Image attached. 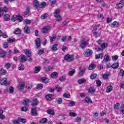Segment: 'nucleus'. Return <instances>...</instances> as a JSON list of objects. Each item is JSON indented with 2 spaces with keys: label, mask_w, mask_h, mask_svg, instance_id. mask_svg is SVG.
I'll return each mask as SVG.
<instances>
[{
  "label": "nucleus",
  "mask_w": 124,
  "mask_h": 124,
  "mask_svg": "<svg viewBox=\"0 0 124 124\" xmlns=\"http://www.w3.org/2000/svg\"><path fill=\"white\" fill-rule=\"evenodd\" d=\"M18 122L23 123V124H25V123L27 122V120L26 119H23V118H18Z\"/></svg>",
  "instance_id": "c03bdc74"
},
{
  "label": "nucleus",
  "mask_w": 124,
  "mask_h": 124,
  "mask_svg": "<svg viewBox=\"0 0 124 124\" xmlns=\"http://www.w3.org/2000/svg\"><path fill=\"white\" fill-rule=\"evenodd\" d=\"M57 104H62V98H59L58 99L56 100Z\"/></svg>",
  "instance_id": "603ef678"
},
{
  "label": "nucleus",
  "mask_w": 124,
  "mask_h": 124,
  "mask_svg": "<svg viewBox=\"0 0 124 124\" xmlns=\"http://www.w3.org/2000/svg\"><path fill=\"white\" fill-rule=\"evenodd\" d=\"M37 104H38V101L37 100V98H35L33 100L31 106H32V107H35V106H37Z\"/></svg>",
  "instance_id": "b1692460"
},
{
  "label": "nucleus",
  "mask_w": 124,
  "mask_h": 124,
  "mask_svg": "<svg viewBox=\"0 0 124 124\" xmlns=\"http://www.w3.org/2000/svg\"><path fill=\"white\" fill-rule=\"evenodd\" d=\"M124 3L121 1L119 2H118L116 4V7L117 9H120L122 7H124Z\"/></svg>",
  "instance_id": "f3484780"
},
{
  "label": "nucleus",
  "mask_w": 124,
  "mask_h": 124,
  "mask_svg": "<svg viewBox=\"0 0 124 124\" xmlns=\"http://www.w3.org/2000/svg\"><path fill=\"white\" fill-rule=\"evenodd\" d=\"M108 46V45L106 43H104L102 44L101 48L103 49H106V48H107Z\"/></svg>",
  "instance_id": "de8ad7c7"
},
{
  "label": "nucleus",
  "mask_w": 124,
  "mask_h": 124,
  "mask_svg": "<svg viewBox=\"0 0 124 124\" xmlns=\"http://www.w3.org/2000/svg\"><path fill=\"white\" fill-rule=\"evenodd\" d=\"M36 89L37 90H42L43 89V84L40 83L36 86Z\"/></svg>",
  "instance_id": "4c0bfd02"
},
{
  "label": "nucleus",
  "mask_w": 124,
  "mask_h": 124,
  "mask_svg": "<svg viewBox=\"0 0 124 124\" xmlns=\"http://www.w3.org/2000/svg\"><path fill=\"white\" fill-rule=\"evenodd\" d=\"M46 112L47 113V114H48L49 115H52L53 116V115H55V111H54L53 110H52L51 109H48L46 110Z\"/></svg>",
  "instance_id": "c756f323"
},
{
  "label": "nucleus",
  "mask_w": 124,
  "mask_h": 124,
  "mask_svg": "<svg viewBox=\"0 0 124 124\" xmlns=\"http://www.w3.org/2000/svg\"><path fill=\"white\" fill-rule=\"evenodd\" d=\"M97 17L98 19H101V20H103V19H104V16H103V15L101 14H98Z\"/></svg>",
  "instance_id": "680f3d73"
},
{
  "label": "nucleus",
  "mask_w": 124,
  "mask_h": 124,
  "mask_svg": "<svg viewBox=\"0 0 124 124\" xmlns=\"http://www.w3.org/2000/svg\"><path fill=\"white\" fill-rule=\"evenodd\" d=\"M11 20L13 22H16V21H18L19 22H23V16L20 15H14Z\"/></svg>",
  "instance_id": "f03ea898"
},
{
  "label": "nucleus",
  "mask_w": 124,
  "mask_h": 124,
  "mask_svg": "<svg viewBox=\"0 0 124 124\" xmlns=\"http://www.w3.org/2000/svg\"><path fill=\"white\" fill-rule=\"evenodd\" d=\"M65 80L66 78L64 76L61 77L59 78V81H60V82H63V81H65Z\"/></svg>",
  "instance_id": "052dcab7"
},
{
  "label": "nucleus",
  "mask_w": 124,
  "mask_h": 124,
  "mask_svg": "<svg viewBox=\"0 0 124 124\" xmlns=\"http://www.w3.org/2000/svg\"><path fill=\"white\" fill-rule=\"evenodd\" d=\"M74 105H75V102L74 101H71L68 103V106L70 107H72V106H74Z\"/></svg>",
  "instance_id": "e2e57ef3"
},
{
  "label": "nucleus",
  "mask_w": 124,
  "mask_h": 124,
  "mask_svg": "<svg viewBox=\"0 0 124 124\" xmlns=\"http://www.w3.org/2000/svg\"><path fill=\"white\" fill-rule=\"evenodd\" d=\"M121 110H120V112H122V113H123V115H124V105L122 104L121 106Z\"/></svg>",
  "instance_id": "69168bd1"
},
{
  "label": "nucleus",
  "mask_w": 124,
  "mask_h": 124,
  "mask_svg": "<svg viewBox=\"0 0 124 124\" xmlns=\"http://www.w3.org/2000/svg\"><path fill=\"white\" fill-rule=\"evenodd\" d=\"M63 97L65 98H70V94L65 93L63 94Z\"/></svg>",
  "instance_id": "4d7b16f0"
},
{
  "label": "nucleus",
  "mask_w": 124,
  "mask_h": 124,
  "mask_svg": "<svg viewBox=\"0 0 124 124\" xmlns=\"http://www.w3.org/2000/svg\"><path fill=\"white\" fill-rule=\"evenodd\" d=\"M24 31L25 33L29 34L31 32V28L29 26H26L24 28Z\"/></svg>",
  "instance_id": "a211bd4d"
},
{
  "label": "nucleus",
  "mask_w": 124,
  "mask_h": 124,
  "mask_svg": "<svg viewBox=\"0 0 124 124\" xmlns=\"http://www.w3.org/2000/svg\"><path fill=\"white\" fill-rule=\"evenodd\" d=\"M22 104L26 107H29V104H30V100L28 98L24 99L23 100Z\"/></svg>",
  "instance_id": "ddd939ff"
},
{
  "label": "nucleus",
  "mask_w": 124,
  "mask_h": 124,
  "mask_svg": "<svg viewBox=\"0 0 124 124\" xmlns=\"http://www.w3.org/2000/svg\"><path fill=\"white\" fill-rule=\"evenodd\" d=\"M55 96L53 94H47L46 95V98L47 100H51V99H54L55 98Z\"/></svg>",
  "instance_id": "f8f14e48"
},
{
  "label": "nucleus",
  "mask_w": 124,
  "mask_h": 124,
  "mask_svg": "<svg viewBox=\"0 0 124 124\" xmlns=\"http://www.w3.org/2000/svg\"><path fill=\"white\" fill-rule=\"evenodd\" d=\"M22 31L19 28L16 29L15 31H14V33L15 34H20Z\"/></svg>",
  "instance_id": "7c9ffc66"
},
{
  "label": "nucleus",
  "mask_w": 124,
  "mask_h": 124,
  "mask_svg": "<svg viewBox=\"0 0 124 124\" xmlns=\"http://www.w3.org/2000/svg\"><path fill=\"white\" fill-rule=\"evenodd\" d=\"M9 92L10 93H14V88H13L12 86H10Z\"/></svg>",
  "instance_id": "5fc2aeb1"
},
{
  "label": "nucleus",
  "mask_w": 124,
  "mask_h": 124,
  "mask_svg": "<svg viewBox=\"0 0 124 124\" xmlns=\"http://www.w3.org/2000/svg\"><path fill=\"white\" fill-rule=\"evenodd\" d=\"M3 18L4 21L7 22L8 21H10V16L7 14H5L3 16Z\"/></svg>",
  "instance_id": "412c9836"
},
{
  "label": "nucleus",
  "mask_w": 124,
  "mask_h": 124,
  "mask_svg": "<svg viewBox=\"0 0 124 124\" xmlns=\"http://www.w3.org/2000/svg\"><path fill=\"white\" fill-rule=\"evenodd\" d=\"M28 61L27 57L25 55H22L21 58L19 59L20 62H25Z\"/></svg>",
  "instance_id": "aec40b11"
},
{
  "label": "nucleus",
  "mask_w": 124,
  "mask_h": 124,
  "mask_svg": "<svg viewBox=\"0 0 124 124\" xmlns=\"http://www.w3.org/2000/svg\"><path fill=\"white\" fill-rule=\"evenodd\" d=\"M93 50L90 49H86L83 53L85 57H90L93 55Z\"/></svg>",
  "instance_id": "39448f33"
},
{
  "label": "nucleus",
  "mask_w": 124,
  "mask_h": 124,
  "mask_svg": "<svg viewBox=\"0 0 124 124\" xmlns=\"http://www.w3.org/2000/svg\"><path fill=\"white\" fill-rule=\"evenodd\" d=\"M84 102H85V103H92V101L91 98L86 97L84 100Z\"/></svg>",
  "instance_id": "f704fd0d"
},
{
  "label": "nucleus",
  "mask_w": 124,
  "mask_h": 124,
  "mask_svg": "<svg viewBox=\"0 0 124 124\" xmlns=\"http://www.w3.org/2000/svg\"><path fill=\"white\" fill-rule=\"evenodd\" d=\"M56 35H54L52 36H49V38L50 39V43H51V44L53 43V41H55L56 40Z\"/></svg>",
  "instance_id": "bb28decb"
},
{
  "label": "nucleus",
  "mask_w": 124,
  "mask_h": 124,
  "mask_svg": "<svg viewBox=\"0 0 124 124\" xmlns=\"http://www.w3.org/2000/svg\"><path fill=\"white\" fill-rule=\"evenodd\" d=\"M75 72H76V71L75 69H73L68 72V75H69V76H73L74 74H75Z\"/></svg>",
  "instance_id": "a19ab883"
},
{
  "label": "nucleus",
  "mask_w": 124,
  "mask_h": 124,
  "mask_svg": "<svg viewBox=\"0 0 124 124\" xmlns=\"http://www.w3.org/2000/svg\"><path fill=\"white\" fill-rule=\"evenodd\" d=\"M111 67L114 69H116V68H118V67H119V63H114L111 65Z\"/></svg>",
  "instance_id": "ea45409f"
},
{
  "label": "nucleus",
  "mask_w": 124,
  "mask_h": 124,
  "mask_svg": "<svg viewBox=\"0 0 124 124\" xmlns=\"http://www.w3.org/2000/svg\"><path fill=\"white\" fill-rule=\"evenodd\" d=\"M103 57H104V54L103 53H100L95 56V60H98V59H102Z\"/></svg>",
  "instance_id": "393cba45"
},
{
  "label": "nucleus",
  "mask_w": 124,
  "mask_h": 124,
  "mask_svg": "<svg viewBox=\"0 0 124 124\" xmlns=\"http://www.w3.org/2000/svg\"><path fill=\"white\" fill-rule=\"evenodd\" d=\"M38 55H43L44 54V49H39L38 51Z\"/></svg>",
  "instance_id": "8fccbe9b"
},
{
  "label": "nucleus",
  "mask_w": 124,
  "mask_h": 124,
  "mask_svg": "<svg viewBox=\"0 0 124 124\" xmlns=\"http://www.w3.org/2000/svg\"><path fill=\"white\" fill-rule=\"evenodd\" d=\"M86 81L87 80L85 78H80L78 80V84H83L84 83H86Z\"/></svg>",
  "instance_id": "c85d7f7f"
},
{
  "label": "nucleus",
  "mask_w": 124,
  "mask_h": 124,
  "mask_svg": "<svg viewBox=\"0 0 124 124\" xmlns=\"http://www.w3.org/2000/svg\"><path fill=\"white\" fill-rule=\"evenodd\" d=\"M46 5V2L42 1L41 4H39V2L37 0H34L33 1V6L37 9L38 11L41 10L42 8H43L44 6Z\"/></svg>",
  "instance_id": "f257e3e1"
},
{
  "label": "nucleus",
  "mask_w": 124,
  "mask_h": 124,
  "mask_svg": "<svg viewBox=\"0 0 124 124\" xmlns=\"http://www.w3.org/2000/svg\"><path fill=\"white\" fill-rule=\"evenodd\" d=\"M29 108V107H23L21 108V111H23V112H27V111H28V108Z\"/></svg>",
  "instance_id": "3c124183"
},
{
  "label": "nucleus",
  "mask_w": 124,
  "mask_h": 124,
  "mask_svg": "<svg viewBox=\"0 0 124 124\" xmlns=\"http://www.w3.org/2000/svg\"><path fill=\"white\" fill-rule=\"evenodd\" d=\"M26 84L25 82H21L18 85V91L19 92H23L24 91V89H25V86Z\"/></svg>",
  "instance_id": "0eeeda50"
},
{
  "label": "nucleus",
  "mask_w": 124,
  "mask_h": 124,
  "mask_svg": "<svg viewBox=\"0 0 124 124\" xmlns=\"http://www.w3.org/2000/svg\"><path fill=\"white\" fill-rule=\"evenodd\" d=\"M81 68H82V67H80L79 68L80 71L78 72V74L80 77L83 76V75H84V74H85V72H86V70L87 69V68L85 67L83 68L82 69H81Z\"/></svg>",
  "instance_id": "1a4fd4ad"
},
{
  "label": "nucleus",
  "mask_w": 124,
  "mask_h": 124,
  "mask_svg": "<svg viewBox=\"0 0 124 124\" xmlns=\"http://www.w3.org/2000/svg\"><path fill=\"white\" fill-rule=\"evenodd\" d=\"M7 41L9 42V43H12V42H14V41H15V39L8 38Z\"/></svg>",
  "instance_id": "0e129e2a"
},
{
  "label": "nucleus",
  "mask_w": 124,
  "mask_h": 124,
  "mask_svg": "<svg viewBox=\"0 0 124 124\" xmlns=\"http://www.w3.org/2000/svg\"><path fill=\"white\" fill-rule=\"evenodd\" d=\"M110 62V56L108 54H107L104 56L102 62V63H106V62Z\"/></svg>",
  "instance_id": "9d476101"
},
{
  "label": "nucleus",
  "mask_w": 124,
  "mask_h": 124,
  "mask_svg": "<svg viewBox=\"0 0 124 124\" xmlns=\"http://www.w3.org/2000/svg\"><path fill=\"white\" fill-rule=\"evenodd\" d=\"M119 107H120V103H117L114 106V109H115L116 110H119V109L120 108Z\"/></svg>",
  "instance_id": "13d9d810"
},
{
  "label": "nucleus",
  "mask_w": 124,
  "mask_h": 124,
  "mask_svg": "<svg viewBox=\"0 0 124 124\" xmlns=\"http://www.w3.org/2000/svg\"><path fill=\"white\" fill-rule=\"evenodd\" d=\"M50 76L53 79H57L59 76V74L57 72H53L50 75Z\"/></svg>",
  "instance_id": "4be33fe9"
},
{
  "label": "nucleus",
  "mask_w": 124,
  "mask_h": 124,
  "mask_svg": "<svg viewBox=\"0 0 124 124\" xmlns=\"http://www.w3.org/2000/svg\"><path fill=\"white\" fill-rule=\"evenodd\" d=\"M55 90L57 91V93H60L62 91V88L60 87L58 85H56L55 87Z\"/></svg>",
  "instance_id": "a18cd8bd"
},
{
  "label": "nucleus",
  "mask_w": 124,
  "mask_h": 124,
  "mask_svg": "<svg viewBox=\"0 0 124 124\" xmlns=\"http://www.w3.org/2000/svg\"><path fill=\"white\" fill-rule=\"evenodd\" d=\"M96 84L97 85V87H100V86H101V84H102V82H101V81L100 80H97L96 81Z\"/></svg>",
  "instance_id": "864d4df0"
},
{
  "label": "nucleus",
  "mask_w": 124,
  "mask_h": 124,
  "mask_svg": "<svg viewBox=\"0 0 124 124\" xmlns=\"http://www.w3.org/2000/svg\"><path fill=\"white\" fill-rule=\"evenodd\" d=\"M50 28L51 27L49 26H45L42 29L41 32L45 34L48 33V31H49V30H50Z\"/></svg>",
  "instance_id": "423d86ee"
},
{
  "label": "nucleus",
  "mask_w": 124,
  "mask_h": 124,
  "mask_svg": "<svg viewBox=\"0 0 124 124\" xmlns=\"http://www.w3.org/2000/svg\"><path fill=\"white\" fill-rule=\"evenodd\" d=\"M58 50H59V49H58V44H55L51 46V52H56V51H58Z\"/></svg>",
  "instance_id": "4468645a"
},
{
  "label": "nucleus",
  "mask_w": 124,
  "mask_h": 124,
  "mask_svg": "<svg viewBox=\"0 0 124 124\" xmlns=\"http://www.w3.org/2000/svg\"><path fill=\"white\" fill-rule=\"evenodd\" d=\"M40 38H38L35 41V44H36V49H38L40 46L41 42L40 41Z\"/></svg>",
  "instance_id": "dca6fc26"
},
{
  "label": "nucleus",
  "mask_w": 124,
  "mask_h": 124,
  "mask_svg": "<svg viewBox=\"0 0 124 124\" xmlns=\"http://www.w3.org/2000/svg\"><path fill=\"white\" fill-rule=\"evenodd\" d=\"M113 90V86H108L107 88L106 92L107 93H111L112 90Z\"/></svg>",
  "instance_id": "c9c22d12"
},
{
  "label": "nucleus",
  "mask_w": 124,
  "mask_h": 124,
  "mask_svg": "<svg viewBox=\"0 0 124 124\" xmlns=\"http://www.w3.org/2000/svg\"><path fill=\"white\" fill-rule=\"evenodd\" d=\"M89 42L86 41L85 40H82L80 46H81V49H85V47H86V46H87Z\"/></svg>",
  "instance_id": "6e6552de"
},
{
  "label": "nucleus",
  "mask_w": 124,
  "mask_h": 124,
  "mask_svg": "<svg viewBox=\"0 0 124 124\" xmlns=\"http://www.w3.org/2000/svg\"><path fill=\"white\" fill-rule=\"evenodd\" d=\"M41 81H43V83H45V84H47L50 82V81H49V79L46 77L42 78Z\"/></svg>",
  "instance_id": "a878e982"
},
{
  "label": "nucleus",
  "mask_w": 124,
  "mask_h": 124,
  "mask_svg": "<svg viewBox=\"0 0 124 124\" xmlns=\"http://www.w3.org/2000/svg\"><path fill=\"white\" fill-rule=\"evenodd\" d=\"M64 60L68 62H71L74 60V56L73 55L67 54L64 57Z\"/></svg>",
  "instance_id": "7ed1b4c3"
},
{
  "label": "nucleus",
  "mask_w": 124,
  "mask_h": 124,
  "mask_svg": "<svg viewBox=\"0 0 124 124\" xmlns=\"http://www.w3.org/2000/svg\"><path fill=\"white\" fill-rule=\"evenodd\" d=\"M0 10H1L2 13H3V12H7V11H8V8L4 7L2 9L0 8Z\"/></svg>",
  "instance_id": "37998d69"
},
{
  "label": "nucleus",
  "mask_w": 124,
  "mask_h": 124,
  "mask_svg": "<svg viewBox=\"0 0 124 124\" xmlns=\"http://www.w3.org/2000/svg\"><path fill=\"white\" fill-rule=\"evenodd\" d=\"M119 58V56L118 55H114L112 56V60L113 62H116Z\"/></svg>",
  "instance_id": "09e8293b"
},
{
  "label": "nucleus",
  "mask_w": 124,
  "mask_h": 124,
  "mask_svg": "<svg viewBox=\"0 0 124 124\" xmlns=\"http://www.w3.org/2000/svg\"><path fill=\"white\" fill-rule=\"evenodd\" d=\"M119 26V22L117 21L113 22L111 24L112 28H117Z\"/></svg>",
  "instance_id": "473e14b6"
},
{
  "label": "nucleus",
  "mask_w": 124,
  "mask_h": 124,
  "mask_svg": "<svg viewBox=\"0 0 124 124\" xmlns=\"http://www.w3.org/2000/svg\"><path fill=\"white\" fill-rule=\"evenodd\" d=\"M88 92L90 93H93V88L90 87L89 89H88Z\"/></svg>",
  "instance_id": "338daca9"
},
{
  "label": "nucleus",
  "mask_w": 124,
  "mask_h": 124,
  "mask_svg": "<svg viewBox=\"0 0 124 124\" xmlns=\"http://www.w3.org/2000/svg\"><path fill=\"white\" fill-rule=\"evenodd\" d=\"M37 108L36 107H34V108H32L31 109V114L32 116H37Z\"/></svg>",
  "instance_id": "9b49d317"
},
{
  "label": "nucleus",
  "mask_w": 124,
  "mask_h": 124,
  "mask_svg": "<svg viewBox=\"0 0 124 124\" xmlns=\"http://www.w3.org/2000/svg\"><path fill=\"white\" fill-rule=\"evenodd\" d=\"M3 114V110H0V120H4L5 119V116L2 115Z\"/></svg>",
  "instance_id": "2f4dec72"
},
{
  "label": "nucleus",
  "mask_w": 124,
  "mask_h": 124,
  "mask_svg": "<svg viewBox=\"0 0 124 124\" xmlns=\"http://www.w3.org/2000/svg\"><path fill=\"white\" fill-rule=\"evenodd\" d=\"M0 84L1 86H6L9 85V83L7 81V79L5 78H3L0 79Z\"/></svg>",
  "instance_id": "20e7f679"
},
{
  "label": "nucleus",
  "mask_w": 124,
  "mask_h": 124,
  "mask_svg": "<svg viewBox=\"0 0 124 124\" xmlns=\"http://www.w3.org/2000/svg\"><path fill=\"white\" fill-rule=\"evenodd\" d=\"M29 16H30V8L28 7L27 11L24 12L23 14V16L24 17H25V18H27L29 17Z\"/></svg>",
  "instance_id": "5701e85b"
},
{
  "label": "nucleus",
  "mask_w": 124,
  "mask_h": 124,
  "mask_svg": "<svg viewBox=\"0 0 124 124\" xmlns=\"http://www.w3.org/2000/svg\"><path fill=\"white\" fill-rule=\"evenodd\" d=\"M124 70L123 69H121L120 71V76H124Z\"/></svg>",
  "instance_id": "774afa93"
},
{
  "label": "nucleus",
  "mask_w": 124,
  "mask_h": 124,
  "mask_svg": "<svg viewBox=\"0 0 124 124\" xmlns=\"http://www.w3.org/2000/svg\"><path fill=\"white\" fill-rule=\"evenodd\" d=\"M48 14L47 13H46V14H44V15H42L41 16V18L42 19V20H44L45 19H47V18H48Z\"/></svg>",
  "instance_id": "e433bc0d"
},
{
  "label": "nucleus",
  "mask_w": 124,
  "mask_h": 124,
  "mask_svg": "<svg viewBox=\"0 0 124 124\" xmlns=\"http://www.w3.org/2000/svg\"><path fill=\"white\" fill-rule=\"evenodd\" d=\"M0 74L2 75H6L7 74V71L4 70L3 68H1L0 70Z\"/></svg>",
  "instance_id": "cd10ccee"
},
{
  "label": "nucleus",
  "mask_w": 124,
  "mask_h": 124,
  "mask_svg": "<svg viewBox=\"0 0 124 124\" xmlns=\"http://www.w3.org/2000/svg\"><path fill=\"white\" fill-rule=\"evenodd\" d=\"M69 116H70V117H76L77 115L75 113V112H69Z\"/></svg>",
  "instance_id": "6e6d98bb"
},
{
  "label": "nucleus",
  "mask_w": 124,
  "mask_h": 124,
  "mask_svg": "<svg viewBox=\"0 0 124 124\" xmlns=\"http://www.w3.org/2000/svg\"><path fill=\"white\" fill-rule=\"evenodd\" d=\"M48 122V119L47 118H43L40 121V124H46Z\"/></svg>",
  "instance_id": "79ce46f5"
},
{
  "label": "nucleus",
  "mask_w": 124,
  "mask_h": 124,
  "mask_svg": "<svg viewBox=\"0 0 124 124\" xmlns=\"http://www.w3.org/2000/svg\"><path fill=\"white\" fill-rule=\"evenodd\" d=\"M5 57H6V52L4 50L0 49V58L3 59Z\"/></svg>",
  "instance_id": "6ab92c4d"
},
{
  "label": "nucleus",
  "mask_w": 124,
  "mask_h": 124,
  "mask_svg": "<svg viewBox=\"0 0 124 124\" xmlns=\"http://www.w3.org/2000/svg\"><path fill=\"white\" fill-rule=\"evenodd\" d=\"M25 68V65L23 64H19L18 67V69L19 70H24Z\"/></svg>",
  "instance_id": "58836bf2"
},
{
  "label": "nucleus",
  "mask_w": 124,
  "mask_h": 124,
  "mask_svg": "<svg viewBox=\"0 0 124 124\" xmlns=\"http://www.w3.org/2000/svg\"><path fill=\"white\" fill-rule=\"evenodd\" d=\"M34 73H38L40 70H41V68L39 66H36L34 68Z\"/></svg>",
  "instance_id": "72a5a7b5"
},
{
  "label": "nucleus",
  "mask_w": 124,
  "mask_h": 124,
  "mask_svg": "<svg viewBox=\"0 0 124 124\" xmlns=\"http://www.w3.org/2000/svg\"><path fill=\"white\" fill-rule=\"evenodd\" d=\"M24 53L26 55L27 58H31V51L28 49H26L24 50Z\"/></svg>",
  "instance_id": "2eb2a0df"
},
{
  "label": "nucleus",
  "mask_w": 124,
  "mask_h": 124,
  "mask_svg": "<svg viewBox=\"0 0 124 124\" xmlns=\"http://www.w3.org/2000/svg\"><path fill=\"white\" fill-rule=\"evenodd\" d=\"M10 67H11V64H10L9 63H7L5 65V68H6V69H9Z\"/></svg>",
  "instance_id": "bf43d9fd"
},
{
  "label": "nucleus",
  "mask_w": 124,
  "mask_h": 124,
  "mask_svg": "<svg viewBox=\"0 0 124 124\" xmlns=\"http://www.w3.org/2000/svg\"><path fill=\"white\" fill-rule=\"evenodd\" d=\"M54 17L57 18V20L58 21H61L62 20V17L59 15H54Z\"/></svg>",
  "instance_id": "49530a36"
}]
</instances>
